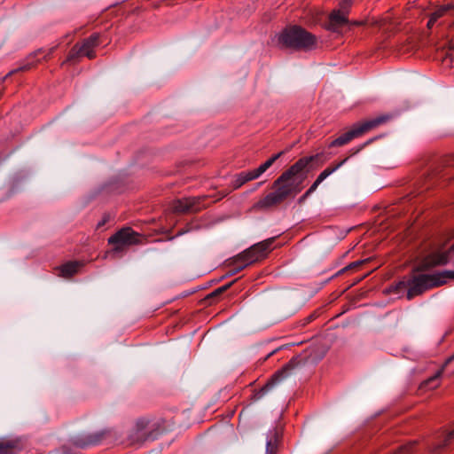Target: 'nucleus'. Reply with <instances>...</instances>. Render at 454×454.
<instances>
[{
    "label": "nucleus",
    "instance_id": "nucleus-1",
    "mask_svg": "<svg viewBox=\"0 0 454 454\" xmlns=\"http://www.w3.org/2000/svg\"><path fill=\"white\" fill-rule=\"evenodd\" d=\"M321 156L322 153H317L299 159L272 183L271 192L260 199L253 208L257 211H268L294 200L303 189L302 182L306 178L307 167Z\"/></svg>",
    "mask_w": 454,
    "mask_h": 454
},
{
    "label": "nucleus",
    "instance_id": "nucleus-2",
    "mask_svg": "<svg viewBox=\"0 0 454 454\" xmlns=\"http://www.w3.org/2000/svg\"><path fill=\"white\" fill-rule=\"evenodd\" d=\"M327 351L328 348L325 345L317 344L306 348L299 355L294 356L280 370L277 371L270 380L254 394V398L256 400L262 399L277 384L289 377L296 369L317 364L325 356Z\"/></svg>",
    "mask_w": 454,
    "mask_h": 454
},
{
    "label": "nucleus",
    "instance_id": "nucleus-3",
    "mask_svg": "<svg viewBox=\"0 0 454 454\" xmlns=\"http://www.w3.org/2000/svg\"><path fill=\"white\" fill-rule=\"evenodd\" d=\"M278 43L283 49L309 51L317 45V37L300 26H289L278 35Z\"/></svg>",
    "mask_w": 454,
    "mask_h": 454
},
{
    "label": "nucleus",
    "instance_id": "nucleus-4",
    "mask_svg": "<svg viewBox=\"0 0 454 454\" xmlns=\"http://www.w3.org/2000/svg\"><path fill=\"white\" fill-rule=\"evenodd\" d=\"M275 239V237L267 239L253 245L251 247L239 254L233 259L231 269H230L226 276H233L248 265L265 258L272 250V245Z\"/></svg>",
    "mask_w": 454,
    "mask_h": 454
},
{
    "label": "nucleus",
    "instance_id": "nucleus-5",
    "mask_svg": "<svg viewBox=\"0 0 454 454\" xmlns=\"http://www.w3.org/2000/svg\"><path fill=\"white\" fill-rule=\"evenodd\" d=\"M390 119L391 115L383 114L372 120L365 121L362 123H356L348 131L330 142L328 147L331 148L343 146L353 139L357 138L366 132L379 127L380 125L387 122Z\"/></svg>",
    "mask_w": 454,
    "mask_h": 454
},
{
    "label": "nucleus",
    "instance_id": "nucleus-6",
    "mask_svg": "<svg viewBox=\"0 0 454 454\" xmlns=\"http://www.w3.org/2000/svg\"><path fill=\"white\" fill-rule=\"evenodd\" d=\"M442 272L437 274H418L409 278V289L407 291V299L411 300L417 295L423 294L426 290L439 286L445 283Z\"/></svg>",
    "mask_w": 454,
    "mask_h": 454
},
{
    "label": "nucleus",
    "instance_id": "nucleus-7",
    "mask_svg": "<svg viewBox=\"0 0 454 454\" xmlns=\"http://www.w3.org/2000/svg\"><path fill=\"white\" fill-rule=\"evenodd\" d=\"M142 235L130 227H124L108 239V244L113 246L112 252L121 253L126 247L141 243Z\"/></svg>",
    "mask_w": 454,
    "mask_h": 454
},
{
    "label": "nucleus",
    "instance_id": "nucleus-8",
    "mask_svg": "<svg viewBox=\"0 0 454 454\" xmlns=\"http://www.w3.org/2000/svg\"><path fill=\"white\" fill-rule=\"evenodd\" d=\"M351 6V0H342L340 4V9L334 10L329 16L326 28L335 33H340L341 27L348 22V13Z\"/></svg>",
    "mask_w": 454,
    "mask_h": 454
},
{
    "label": "nucleus",
    "instance_id": "nucleus-9",
    "mask_svg": "<svg viewBox=\"0 0 454 454\" xmlns=\"http://www.w3.org/2000/svg\"><path fill=\"white\" fill-rule=\"evenodd\" d=\"M454 254V244L447 252L434 253L426 256L414 269V272H421L431 270L434 267L445 265L450 261V254Z\"/></svg>",
    "mask_w": 454,
    "mask_h": 454
},
{
    "label": "nucleus",
    "instance_id": "nucleus-10",
    "mask_svg": "<svg viewBox=\"0 0 454 454\" xmlns=\"http://www.w3.org/2000/svg\"><path fill=\"white\" fill-rule=\"evenodd\" d=\"M207 196L190 197L173 201V210L176 213L197 212L206 207L204 201Z\"/></svg>",
    "mask_w": 454,
    "mask_h": 454
},
{
    "label": "nucleus",
    "instance_id": "nucleus-11",
    "mask_svg": "<svg viewBox=\"0 0 454 454\" xmlns=\"http://www.w3.org/2000/svg\"><path fill=\"white\" fill-rule=\"evenodd\" d=\"M94 49L91 45L87 44L85 40L82 43L74 44L70 50L67 59L63 61L62 66L67 62H75L82 56H86L90 59H94L96 57Z\"/></svg>",
    "mask_w": 454,
    "mask_h": 454
},
{
    "label": "nucleus",
    "instance_id": "nucleus-12",
    "mask_svg": "<svg viewBox=\"0 0 454 454\" xmlns=\"http://www.w3.org/2000/svg\"><path fill=\"white\" fill-rule=\"evenodd\" d=\"M94 49L91 45L87 44L85 40L82 43L74 44L70 50L67 59L63 61L62 66L67 62H75L82 56H86L90 59H94L96 57Z\"/></svg>",
    "mask_w": 454,
    "mask_h": 454
},
{
    "label": "nucleus",
    "instance_id": "nucleus-13",
    "mask_svg": "<svg viewBox=\"0 0 454 454\" xmlns=\"http://www.w3.org/2000/svg\"><path fill=\"white\" fill-rule=\"evenodd\" d=\"M375 139L376 138H371V139L367 140L365 143H364L363 145L350 149L348 157L345 158L344 160H342L341 161H340L339 163H337L334 166L327 167L325 170H323L319 174V176L317 177L316 180L321 184L326 177H328L330 175H332L333 172H335L338 168H340L348 160L349 157H352V156L357 154L358 153H360L364 148H365L367 145H371Z\"/></svg>",
    "mask_w": 454,
    "mask_h": 454
},
{
    "label": "nucleus",
    "instance_id": "nucleus-14",
    "mask_svg": "<svg viewBox=\"0 0 454 454\" xmlns=\"http://www.w3.org/2000/svg\"><path fill=\"white\" fill-rule=\"evenodd\" d=\"M43 53V49H38L35 51H33L32 53H30L29 55L27 56V58L20 64L19 67L10 71L5 78H7L8 76H11L14 74H17L19 72H27V71H29L30 69L35 67L40 62H41V59H39V56L42 55Z\"/></svg>",
    "mask_w": 454,
    "mask_h": 454
},
{
    "label": "nucleus",
    "instance_id": "nucleus-15",
    "mask_svg": "<svg viewBox=\"0 0 454 454\" xmlns=\"http://www.w3.org/2000/svg\"><path fill=\"white\" fill-rule=\"evenodd\" d=\"M282 434V429L279 427H274L267 433L265 454H277Z\"/></svg>",
    "mask_w": 454,
    "mask_h": 454
},
{
    "label": "nucleus",
    "instance_id": "nucleus-16",
    "mask_svg": "<svg viewBox=\"0 0 454 454\" xmlns=\"http://www.w3.org/2000/svg\"><path fill=\"white\" fill-rule=\"evenodd\" d=\"M106 434V431L88 434L82 437L76 438L74 443L79 448H86L89 446L97 445L105 438Z\"/></svg>",
    "mask_w": 454,
    "mask_h": 454
},
{
    "label": "nucleus",
    "instance_id": "nucleus-17",
    "mask_svg": "<svg viewBox=\"0 0 454 454\" xmlns=\"http://www.w3.org/2000/svg\"><path fill=\"white\" fill-rule=\"evenodd\" d=\"M20 450L17 440H0V454H17Z\"/></svg>",
    "mask_w": 454,
    "mask_h": 454
},
{
    "label": "nucleus",
    "instance_id": "nucleus-18",
    "mask_svg": "<svg viewBox=\"0 0 454 454\" xmlns=\"http://www.w3.org/2000/svg\"><path fill=\"white\" fill-rule=\"evenodd\" d=\"M83 264L77 261L68 262L59 267V275L64 278H69L77 273L79 268Z\"/></svg>",
    "mask_w": 454,
    "mask_h": 454
},
{
    "label": "nucleus",
    "instance_id": "nucleus-19",
    "mask_svg": "<svg viewBox=\"0 0 454 454\" xmlns=\"http://www.w3.org/2000/svg\"><path fill=\"white\" fill-rule=\"evenodd\" d=\"M149 421L146 419H139L136 423L137 436L131 439V442H144L146 438V434L144 432L148 427Z\"/></svg>",
    "mask_w": 454,
    "mask_h": 454
},
{
    "label": "nucleus",
    "instance_id": "nucleus-20",
    "mask_svg": "<svg viewBox=\"0 0 454 454\" xmlns=\"http://www.w3.org/2000/svg\"><path fill=\"white\" fill-rule=\"evenodd\" d=\"M417 442H409L391 452V454H413L416 451Z\"/></svg>",
    "mask_w": 454,
    "mask_h": 454
},
{
    "label": "nucleus",
    "instance_id": "nucleus-21",
    "mask_svg": "<svg viewBox=\"0 0 454 454\" xmlns=\"http://www.w3.org/2000/svg\"><path fill=\"white\" fill-rule=\"evenodd\" d=\"M442 436L443 439L434 447L433 451L439 452L451 442V441L454 439V429L449 432L447 434H442Z\"/></svg>",
    "mask_w": 454,
    "mask_h": 454
},
{
    "label": "nucleus",
    "instance_id": "nucleus-22",
    "mask_svg": "<svg viewBox=\"0 0 454 454\" xmlns=\"http://www.w3.org/2000/svg\"><path fill=\"white\" fill-rule=\"evenodd\" d=\"M452 6L450 4L442 5L431 13V22L435 23L438 19L442 17Z\"/></svg>",
    "mask_w": 454,
    "mask_h": 454
},
{
    "label": "nucleus",
    "instance_id": "nucleus-23",
    "mask_svg": "<svg viewBox=\"0 0 454 454\" xmlns=\"http://www.w3.org/2000/svg\"><path fill=\"white\" fill-rule=\"evenodd\" d=\"M238 279H235L223 286H220L218 288H216L215 290H214L211 294H209L207 296V299H211V298H214V297H217L221 294H223L224 292H226Z\"/></svg>",
    "mask_w": 454,
    "mask_h": 454
},
{
    "label": "nucleus",
    "instance_id": "nucleus-24",
    "mask_svg": "<svg viewBox=\"0 0 454 454\" xmlns=\"http://www.w3.org/2000/svg\"><path fill=\"white\" fill-rule=\"evenodd\" d=\"M442 371H438L433 377L429 378L424 382L425 387L434 388L439 385V378L441 377Z\"/></svg>",
    "mask_w": 454,
    "mask_h": 454
},
{
    "label": "nucleus",
    "instance_id": "nucleus-25",
    "mask_svg": "<svg viewBox=\"0 0 454 454\" xmlns=\"http://www.w3.org/2000/svg\"><path fill=\"white\" fill-rule=\"evenodd\" d=\"M100 38H101V35L99 33H93L88 38H86L84 40L86 41L87 44H90L92 47L96 48L101 43Z\"/></svg>",
    "mask_w": 454,
    "mask_h": 454
},
{
    "label": "nucleus",
    "instance_id": "nucleus-26",
    "mask_svg": "<svg viewBox=\"0 0 454 454\" xmlns=\"http://www.w3.org/2000/svg\"><path fill=\"white\" fill-rule=\"evenodd\" d=\"M244 178L245 177L242 173L236 175L233 180L231 181L232 190H237L240 188L243 184H245L247 182L245 181Z\"/></svg>",
    "mask_w": 454,
    "mask_h": 454
},
{
    "label": "nucleus",
    "instance_id": "nucleus-27",
    "mask_svg": "<svg viewBox=\"0 0 454 454\" xmlns=\"http://www.w3.org/2000/svg\"><path fill=\"white\" fill-rule=\"evenodd\" d=\"M286 152H288V149L286 150V151H281L274 155H272L270 159H268L264 163H262L263 167L266 168V169H269L272 165L273 163L278 160L282 155H284Z\"/></svg>",
    "mask_w": 454,
    "mask_h": 454
},
{
    "label": "nucleus",
    "instance_id": "nucleus-28",
    "mask_svg": "<svg viewBox=\"0 0 454 454\" xmlns=\"http://www.w3.org/2000/svg\"><path fill=\"white\" fill-rule=\"evenodd\" d=\"M409 289V279L399 281L393 286V290L395 293L399 294L403 290Z\"/></svg>",
    "mask_w": 454,
    "mask_h": 454
},
{
    "label": "nucleus",
    "instance_id": "nucleus-29",
    "mask_svg": "<svg viewBox=\"0 0 454 454\" xmlns=\"http://www.w3.org/2000/svg\"><path fill=\"white\" fill-rule=\"evenodd\" d=\"M365 262L366 261H356V262H351L348 266H346L343 269H341L340 270H339L338 273H337V276L342 274L343 272H345V271H347L348 270L356 269V268L361 266L362 264H364Z\"/></svg>",
    "mask_w": 454,
    "mask_h": 454
},
{
    "label": "nucleus",
    "instance_id": "nucleus-30",
    "mask_svg": "<svg viewBox=\"0 0 454 454\" xmlns=\"http://www.w3.org/2000/svg\"><path fill=\"white\" fill-rule=\"evenodd\" d=\"M241 173L243 174L245 177L244 179L247 183L258 178L257 175L254 174V169Z\"/></svg>",
    "mask_w": 454,
    "mask_h": 454
},
{
    "label": "nucleus",
    "instance_id": "nucleus-31",
    "mask_svg": "<svg viewBox=\"0 0 454 454\" xmlns=\"http://www.w3.org/2000/svg\"><path fill=\"white\" fill-rule=\"evenodd\" d=\"M109 220H110V215L109 214H105L103 215L102 220L98 223L97 229L102 228Z\"/></svg>",
    "mask_w": 454,
    "mask_h": 454
},
{
    "label": "nucleus",
    "instance_id": "nucleus-32",
    "mask_svg": "<svg viewBox=\"0 0 454 454\" xmlns=\"http://www.w3.org/2000/svg\"><path fill=\"white\" fill-rule=\"evenodd\" d=\"M317 317V313L314 312L312 314H310L309 316H308L307 317L304 318L303 322H302V325H306L308 324H309L310 322H312L315 318Z\"/></svg>",
    "mask_w": 454,
    "mask_h": 454
},
{
    "label": "nucleus",
    "instance_id": "nucleus-33",
    "mask_svg": "<svg viewBox=\"0 0 454 454\" xmlns=\"http://www.w3.org/2000/svg\"><path fill=\"white\" fill-rule=\"evenodd\" d=\"M267 169L263 167V165H260L257 168H254V174L260 177Z\"/></svg>",
    "mask_w": 454,
    "mask_h": 454
},
{
    "label": "nucleus",
    "instance_id": "nucleus-34",
    "mask_svg": "<svg viewBox=\"0 0 454 454\" xmlns=\"http://www.w3.org/2000/svg\"><path fill=\"white\" fill-rule=\"evenodd\" d=\"M320 184V183H318L317 180L312 184V185L307 190L308 193L309 194H312L316 190L317 188L318 187V185Z\"/></svg>",
    "mask_w": 454,
    "mask_h": 454
},
{
    "label": "nucleus",
    "instance_id": "nucleus-35",
    "mask_svg": "<svg viewBox=\"0 0 454 454\" xmlns=\"http://www.w3.org/2000/svg\"><path fill=\"white\" fill-rule=\"evenodd\" d=\"M442 275L444 278L454 279V271L452 270H444L442 271Z\"/></svg>",
    "mask_w": 454,
    "mask_h": 454
},
{
    "label": "nucleus",
    "instance_id": "nucleus-36",
    "mask_svg": "<svg viewBox=\"0 0 454 454\" xmlns=\"http://www.w3.org/2000/svg\"><path fill=\"white\" fill-rule=\"evenodd\" d=\"M309 196H310V194L308 193V192H306L302 196L299 198L298 203L302 204L308 199Z\"/></svg>",
    "mask_w": 454,
    "mask_h": 454
},
{
    "label": "nucleus",
    "instance_id": "nucleus-37",
    "mask_svg": "<svg viewBox=\"0 0 454 454\" xmlns=\"http://www.w3.org/2000/svg\"><path fill=\"white\" fill-rule=\"evenodd\" d=\"M54 50H55V47L51 48L49 50V52L43 57V59H45V60L48 59V58L51 56V54L53 52Z\"/></svg>",
    "mask_w": 454,
    "mask_h": 454
},
{
    "label": "nucleus",
    "instance_id": "nucleus-38",
    "mask_svg": "<svg viewBox=\"0 0 454 454\" xmlns=\"http://www.w3.org/2000/svg\"><path fill=\"white\" fill-rule=\"evenodd\" d=\"M453 360H454V354L446 360L444 366H446L448 364H450Z\"/></svg>",
    "mask_w": 454,
    "mask_h": 454
},
{
    "label": "nucleus",
    "instance_id": "nucleus-39",
    "mask_svg": "<svg viewBox=\"0 0 454 454\" xmlns=\"http://www.w3.org/2000/svg\"><path fill=\"white\" fill-rule=\"evenodd\" d=\"M434 23H432V22H431V18H430V19H429V20H428V22H427V27H428L429 28H431V27L434 26Z\"/></svg>",
    "mask_w": 454,
    "mask_h": 454
}]
</instances>
